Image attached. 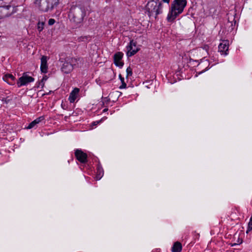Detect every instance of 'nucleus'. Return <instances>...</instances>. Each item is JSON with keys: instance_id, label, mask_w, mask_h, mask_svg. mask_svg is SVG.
<instances>
[{"instance_id": "nucleus-18", "label": "nucleus", "mask_w": 252, "mask_h": 252, "mask_svg": "<svg viewBox=\"0 0 252 252\" xmlns=\"http://www.w3.org/2000/svg\"><path fill=\"white\" fill-rule=\"evenodd\" d=\"M182 250V246L179 242H176L172 247V252H181Z\"/></svg>"}, {"instance_id": "nucleus-19", "label": "nucleus", "mask_w": 252, "mask_h": 252, "mask_svg": "<svg viewBox=\"0 0 252 252\" xmlns=\"http://www.w3.org/2000/svg\"><path fill=\"white\" fill-rule=\"evenodd\" d=\"M103 175V170L101 166L98 165L97 167V174L96 176V180H100Z\"/></svg>"}, {"instance_id": "nucleus-26", "label": "nucleus", "mask_w": 252, "mask_h": 252, "mask_svg": "<svg viewBox=\"0 0 252 252\" xmlns=\"http://www.w3.org/2000/svg\"><path fill=\"white\" fill-rule=\"evenodd\" d=\"M119 77L120 78L122 82H124V78L122 77L121 75H119Z\"/></svg>"}, {"instance_id": "nucleus-2", "label": "nucleus", "mask_w": 252, "mask_h": 252, "mask_svg": "<svg viewBox=\"0 0 252 252\" xmlns=\"http://www.w3.org/2000/svg\"><path fill=\"white\" fill-rule=\"evenodd\" d=\"M85 15V8L77 6L72 7L68 14L70 20L77 24L82 23Z\"/></svg>"}, {"instance_id": "nucleus-9", "label": "nucleus", "mask_w": 252, "mask_h": 252, "mask_svg": "<svg viewBox=\"0 0 252 252\" xmlns=\"http://www.w3.org/2000/svg\"><path fill=\"white\" fill-rule=\"evenodd\" d=\"M124 54L122 52H118L114 55V63L115 64L120 67H122L124 65V63L122 61Z\"/></svg>"}, {"instance_id": "nucleus-20", "label": "nucleus", "mask_w": 252, "mask_h": 252, "mask_svg": "<svg viewBox=\"0 0 252 252\" xmlns=\"http://www.w3.org/2000/svg\"><path fill=\"white\" fill-rule=\"evenodd\" d=\"M44 22H39L37 24V29L39 31V32H41L43 30L44 28Z\"/></svg>"}, {"instance_id": "nucleus-29", "label": "nucleus", "mask_w": 252, "mask_h": 252, "mask_svg": "<svg viewBox=\"0 0 252 252\" xmlns=\"http://www.w3.org/2000/svg\"><path fill=\"white\" fill-rule=\"evenodd\" d=\"M84 38H85V39H87V37L85 36V37H83V39H84Z\"/></svg>"}, {"instance_id": "nucleus-21", "label": "nucleus", "mask_w": 252, "mask_h": 252, "mask_svg": "<svg viewBox=\"0 0 252 252\" xmlns=\"http://www.w3.org/2000/svg\"><path fill=\"white\" fill-rule=\"evenodd\" d=\"M252 230V217L251 218L250 221L248 224V227L246 232L248 233L249 231Z\"/></svg>"}, {"instance_id": "nucleus-27", "label": "nucleus", "mask_w": 252, "mask_h": 252, "mask_svg": "<svg viewBox=\"0 0 252 252\" xmlns=\"http://www.w3.org/2000/svg\"><path fill=\"white\" fill-rule=\"evenodd\" d=\"M99 123V121H96V122H94L93 124L95 126V125H97Z\"/></svg>"}, {"instance_id": "nucleus-10", "label": "nucleus", "mask_w": 252, "mask_h": 252, "mask_svg": "<svg viewBox=\"0 0 252 252\" xmlns=\"http://www.w3.org/2000/svg\"><path fill=\"white\" fill-rule=\"evenodd\" d=\"M11 6L9 5L6 6H0V19L8 17L12 14V12L9 11Z\"/></svg>"}, {"instance_id": "nucleus-15", "label": "nucleus", "mask_w": 252, "mask_h": 252, "mask_svg": "<svg viewBox=\"0 0 252 252\" xmlns=\"http://www.w3.org/2000/svg\"><path fill=\"white\" fill-rule=\"evenodd\" d=\"M79 92V89L78 88H74L70 93L68 99L71 103H73L75 101L77 98Z\"/></svg>"}, {"instance_id": "nucleus-3", "label": "nucleus", "mask_w": 252, "mask_h": 252, "mask_svg": "<svg viewBox=\"0 0 252 252\" xmlns=\"http://www.w3.org/2000/svg\"><path fill=\"white\" fill-rule=\"evenodd\" d=\"M146 10L149 17H156L162 12V4L161 2H157L154 0H149L146 6Z\"/></svg>"}, {"instance_id": "nucleus-24", "label": "nucleus", "mask_w": 252, "mask_h": 252, "mask_svg": "<svg viewBox=\"0 0 252 252\" xmlns=\"http://www.w3.org/2000/svg\"><path fill=\"white\" fill-rule=\"evenodd\" d=\"M122 85L120 86V89L126 88V84L124 82H122Z\"/></svg>"}, {"instance_id": "nucleus-16", "label": "nucleus", "mask_w": 252, "mask_h": 252, "mask_svg": "<svg viewBox=\"0 0 252 252\" xmlns=\"http://www.w3.org/2000/svg\"><path fill=\"white\" fill-rule=\"evenodd\" d=\"M15 77L12 74H6L3 76V80L10 85L15 84Z\"/></svg>"}, {"instance_id": "nucleus-8", "label": "nucleus", "mask_w": 252, "mask_h": 252, "mask_svg": "<svg viewBox=\"0 0 252 252\" xmlns=\"http://www.w3.org/2000/svg\"><path fill=\"white\" fill-rule=\"evenodd\" d=\"M219 52L221 55L226 56L228 54L229 41L223 40L219 45Z\"/></svg>"}, {"instance_id": "nucleus-14", "label": "nucleus", "mask_w": 252, "mask_h": 252, "mask_svg": "<svg viewBox=\"0 0 252 252\" xmlns=\"http://www.w3.org/2000/svg\"><path fill=\"white\" fill-rule=\"evenodd\" d=\"M47 57L43 56L41 58L40 70L43 73H47L48 71Z\"/></svg>"}, {"instance_id": "nucleus-1", "label": "nucleus", "mask_w": 252, "mask_h": 252, "mask_svg": "<svg viewBox=\"0 0 252 252\" xmlns=\"http://www.w3.org/2000/svg\"><path fill=\"white\" fill-rule=\"evenodd\" d=\"M186 5V0H174L171 4V7L167 16V21L173 22L176 17L183 12Z\"/></svg>"}, {"instance_id": "nucleus-11", "label": "nucleus", "mask_w": 252, "mask_h": 252, "mask_svg": "<svg viewBox=\"0 0 252 252\" xmlns=\"http://www.w3.org/2000/svg\"><path fill=\"white\" fill-rule=\"evenodd\" d=\"M75 156L80 162L85 163L87 162V155L82 150L77 149L75 152Z\"/></svg>"}, {"instance_id": "nucleus-13", "label": "nucleus", "mask_w": 252, "mask_h": 252, "mask_svg": "<svg viewBox=\"0 0 252 252\" xmlns=\"http://www.w3.org/2000/svg\"><path fill=\"white\" fill-rule=\"evenodd\" d=\"M210 63L208 61L205 60L204 61L200 63L198 65V69H202L205 67L204 69H202L201 71L197 72L198 74H201L206 71L208 70L209 68Z\"/></svg>"}, {"instance_id": "nucleus-7", "label": "nucleus", "mask_w": 252, "mask_h": 252, "mask_svg": "<svg viewBox=\"0 0 252 252\" xmlns=\"http://www.w3.org/2000/svg\"><path fill=\"white\" fill-rule=\"evenodd\" d=\"M73 63L72 62L71 63L70 58H66L61 68L62 71L66 74L70 73L74 68L73 64H72Z\"/></svg>"}, {"instance_id": "nucleus-25", "label": "nucleus", "mask_w": 252, "mask_h": 252, "mask_svg": "<svg viewBox=\"0 0 252 252\" xmlns=\"http://www.w3.org/2000/svg\"><path fill=\"white\" fill-rule=\"evenodd\" d=\"M47 79V77L46 76H45L43 77V78L42 79V80L41 81L43 82H44L45 81H46Z\"/></svg>"}, {"instance_id": "nucleus-22", "label": "nucleus", "mask_w": 252, "mask_h": 252, "mask_svg": "<svg viewBox=\"0 0 252 252\" xmlns=\"http://www.w3.org/2000/svg\"><path fill=\"white\" fill-rule=\"evenodd\" d=\"M126 74H127V77L129 76H131L132 74V68L130 67H128L126 69Z\"/></svg>"}, {"instance_id": "nucleus-6", "label": "nucleus", "mask_w": 252, "mask_h": 252, "mask_svg": "<svg viewBox=\"0 0 252 252\" xmlns=\"http://www.w3.org/2000/svg\"><path fill=\"white\" fill-rule=\"evenodd\" d=\"M126 55L127 57H131L135 55L139 50L136 45L135 42L133 40H131L129 44L126 46Z\"/></svg>"}, {"instance_id": "nucleus-23", "label": "nucleus", "mask_w": 252, "mask_h": 252, "mask_svg": "<svg viewBox=\"0 0 252 252\" xmlns=\"http://www.w3.org/2000/svg\"><path fill=\"white\" fill-rule=\"evenodd\" d=\"M55 23V20L54 19H50L48 21V24L50 26L53 25Z\"/></svg>"}, {"instance_id": "nucleus-17", "label": "nucleus", "mask_w": 252, "mask_h": 252, "mask_svg": "<svg viewBox=\"0 0 252 252\" xmlns=\"http://www.w3.org/2000/svg\"><path fill=\"white\" fill-rule=\"evenodd\" d=\"M44 120V116H41L37 118H36L35 120L32 122L27 127L28 129H31L32 128L35 127L36 126L37 124L39 123L40 122Z\"/></svg>"}, {"instance_id": "nucleus-5", "label": "nucleus", "mask_w": 252, "mask_h": 252, "mask_svg": "<svg viewBox=\"0 0 252 252\" xmlns=\"http://www.w3.org/2000/svg\"><path fill=\"white\" fill-rule=\"evenodd\" d=\"M34 81V79L32 77L29 76L27 72H24L17 81V85L18 88H20L22 86H26Z\"/></svg>"}, {"instance_id": "nucleus-12", "label": "nucleus", "mask_w": 252, "mask_h": 252, "mask_svg": "<svg viewBox=\"0 0 252 252\" xmlns=\"http://www.w3.org/2000/svg\"><path fill=\"white\" fill-rule=\"evenodd\" d=\"M70 59L71 62H73L72 64H73L74 68L82 67L85 63L84 59L82 58H70Z\"/></svg>"}, {"instance_id": "nucleus-28", "label": "nucleus", "mask_w": 252, "mask_h": 252, "mask_svg": "<svg viewBox=\"0 0 252 252\" xmlns=\"http://www.w3.org/2000/svg\"><path fill=\"white\" fill-rule=\"evenodd\" d=\"M162 1H164V2L169 3L170 0H162Z\"/></svg>"}, {"instance_id": "nucleus-4", "label": "nucleus", "mask_w": 252, "mask_h": 252, "mask_svg": "<svg viewBox=\"0 0 252 252\" xmlns=\"http://www.w3.org/2000/svg\"><path fill=\"white\" fill-rule=\"evenodd\" d=\"M58 0H35V6L41 11L46 12L52 10Z\"/></svg>"}, {"instance_id": "nucleus-30", "label": "nucleus", "mask_w": 252, "mask_h": 252, "mask_svg": "<svg viewBox=\"0 0 252 252\" xmlns=\"http://www.w3.org/2000/svg\"><path fill=\"white\" fill-rule=\"evenodd\" d=\"M205 49L207 50V47H205Z\"/></svg>"}]
</instances>
